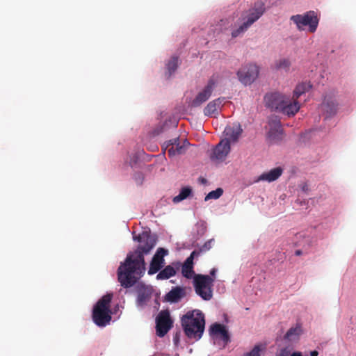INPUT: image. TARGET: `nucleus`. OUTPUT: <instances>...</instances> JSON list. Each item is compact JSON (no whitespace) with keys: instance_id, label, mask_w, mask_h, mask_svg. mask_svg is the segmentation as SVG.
Instances as JSON below:
<instances>
[{"instance_id":"393cba45","label":"nucleus","mask_w":356,"mask_h":356,"mask_svg":"<svg viewBox=\"0 0 356 356\" xmlns=\"http://www.w3.org/2000/svg\"><path fill=\"white\" fill-rule=\"evenodd\" d=\"M167 70L168 72V76H170L174 73L178 67V58L172 57L167 63Z\"/></svg>"},{"instance_id":"f8f14e48","label":"nucleus","mask_w":356,"mask_h":356,"mask_svg":"<svg viewBox=\"0 0 356 356\" xmlns=\"http://www.w3.org/2000/svg\"><path fill=\"white\" fill-rule=\"evenodd\" d=\"M211 337L215 339L221 340L224 345L227 344L230 341L229 334L226 327L220 323L213 324L209 329Z\"/></svg>"},{"instance_id":"a19ab883","label":"nucleus","mask_w":356,"mask_h":356,"mask_svg":"<svg viewBox=\"0 0 356 356\" xmlns=\"http://www.w3.org/2000/svg\"><path fill=\"white\" fill-rule=\"evenodd\" d=\"M176 339H178V337H176V338L175 337V338H174V340H175V341Z\"/></svg>"},{"instance_id":"7ed1b4c3","label":"nucleus","mask_w":356,"mask_h":356,"mask_svg":"<svg viewBox=\"0 0 356 356\" xmlns=\"http://www.w3.org/2000/svg\"><path fill=\"white\" fill-rule=\"evenodd\" d=\"M185 334L190 339L199 340L204 332L205 320L200 310L189 311L181 318Z\"/></svg>"},{"instance_id":"79ce46f5","label":"nucleus","mask_w":356,"mask_h":356,"mask_svg":"<svg viewBox=\"0 0 356 356\" xmlns=\"http://www.w3.org/2000/svg\"><path fill=\"white\" fill-rule=\"evenodd\" d=\"M176 339H178V337H176V338L175 337V338H174V340H175V341Z\"/></svg>"},{"instance_id":"9b49d317","label":"nucleus","mask_w":356,"mask_h":356,"mask_svg":"<svg viewBox=\"0 0 356 356\" xmlns=\"http://www.w3.org/2000/svg\"><path fill=\"white\" fill-rule=\"evenodd\" d=\"M188 145L189 143L187 140H184L183 143L181 144L179 138L169 140L164 144L165 149L168 151L169 157L184 154Z\"/></svg>"},{"instance_id":"c85d7f7f","label":"nucleus","mask_w":356,"mask_h":356,"mask_svg":"<svg viewBox=\"0 0 356 356\" xmlns=\"http://www.w3.org/2000/svg\"><path fill=\"white\" fill-rule=\"evenodd\" d=\"M291 65V63L289 60L286 58H282L279 60H277L275 63V67L278 70H288L289 69V67Z\"/></svg>"},{"instance_id":"aec40b11","label":"nucleus","mask_w":356,"mask_h":356,"mask_svg":"<svg viewBox=\"0 0 356 356\" xmlns=\"http://www.w3.org/2000/svg\"><path fill=\"white\" fill-rule=\"evenodd\" d=\"M321 106L323 110L325 112L327 118L331 117L337 113V104L332 99L325 98Z\"/></svg>"},{"instance_id":"39448f33","label":"nucleus","mask_w":356,"mask_h":356,"mask_svg":"<svg viewBox=\"0 0 356 356\" xmlns=\"http://www.w3.org/2000/svg\"><path fill=\"white\" fill-rule=\"evenodd\" d=\"M112 294L104 296L96 304L92 311V320L99 327H105L111 321V312L109 309Z\"/></svg>"},{"instance_id":"f03ea898","label":"nucleus","mask_w":356,"mask_h":356,"mask_svg":"<svg viewBox=\"0 0 356 356\" xmlns=\"http://www.w3.org/2000/svg\"><path fill=\"white\" fill-rule=\"evenodd\" d=\"M264 100L266 107L288 116H293L300 108L298 101L292 102L289 96L277 92L266 94Z\"/></svg>"},{"instance_id":"4be33fe9","label":"nucleus","mask_w":356,"mask_h":356,"mask_svg":"<svg viewBox=\"0 0 356 356\" xmlns=\"http://www.w3.org/2000/svg\"><path fill=\"white\" fill-rule=\"evenodd\" d=\"M302 333V328L300 325H296L294 327H291L284 335V339L289 341H295L298 339Z\"/></svg>"},{"instance_id":"ea45409f","label":"nucleus","mask_w":356,"mask_h":356,"mask_svg":"<svg viewBox=\"0 0 356 356\" xmlns=\"http://www.w3.org/2000/svg\"><path fill=\"white\" fill-rule=\"evenodd\" d=\"M302 190L303 191H307V186L306 185H305L303 187H302Z\"/></svg>"},{"instance_id":"20e7f679","label":"nucleus","mask_w":356,"mask_h":356,"mask_svg":"<svg viewBox=\"0 0 356 356\" xmlns=\"http://www.w3.org/2000/svg\"><path fill=\"white\" fill-rule=\"evenodd\" d=\"M265 12V5L262 1H257L248 10L243 12L239 18L241 24L232 31V37L236 38L243 34L249 27L257 21Z\"/></svg>"},{"instance_id":"f704fd0d","label":"nucleus","mask_w":356,"mask_h":356,"mask_svg":"<svg viewBox=\"0 0 356 356\" xmlns=\"http://www.w3.org/2000/svg\"><path fill=\"white\" fill-rule=\"evenodd\" d=\"M216 268H212L210 271V277L213 278L214 279V277L216 275Z\"/></svg>"},{"instance_id":"cd10ccee","label":"nucleus","mask_w":356,"mask_h":356,"mask_svg":"<svg viewBox=\"0 0 356 356\" xmlns=\"http://www.w3.org/2000/svg\"><path fill=\"white\" fill-rule=\"evenodd\" d=\"M181 273L184 277L190 279L195 274L193 266L183 264L181 267Z\"/></svg>"},{"instance_id":"7c9ffc66","label":"nucleus","mask_w":356,"mask_h":356,"mask_svg":"<svg viewBox=\"0 0 356 356\" xmlns=\"http://www.w3.org/2000/svg\"><path fill=\"white\" fill-rule=\"evenodd\" d=\"M198 256H200L198 252L195 250H193L183 264L193 266V259L195 257H197Z\"/></svg>"},{"instance_id":"4c0bfd02","label":"nucleus","mask_w":356,"mask_h":356,"mask_svg":"<svg viewBox=\"0 0 356 356\" xmlns=\"http://www.w3.org/2000/svg\"><path fill=\"white\" fill-rule=\"evenodd\" d=\"M292 356H302L300 352H294L292 353Z\"/></svg>"},{"instance_id":"473e14b6","label":"nucleus","mask_w":356,"mask_h":356,"mask_svg":"<svg viewBox=\"0 0 356 356\" xmlns=\"http://www.w3.org/2000/svg\"><path fill=\"white\" fill-rule=\"evenodd\" d=\"M134 179L138 185H141L144 181V175L142 172H136Z\"/></svg>"},{"instance_id":"58836bf2","label":"nucleus","mask_w":356,"mask_h":356,"mask_svg":"<svg viewBox=\"0 0 356 356\" xmlns=\"http://www.w3.org/2000/svg\"><path fill=\"white\" fill-rule=\"evenodd\" d=\"M200 180L202 184H205L207 182V180L204 178L200 177Z\"/></svg>"},{"instance_id":"c756f323","label":"nucleus","mask_w":356,"mask_h":356,"mask_svg":"<svg viewBox=\"0 0 356 356\" xmlns=\"http://www.w3.org/2000/svg\"><path fill=\"white\" fill-rule=\"evenodd\" d=\"M213 242L214 240L213 238L209 239V241H206L204 245H202L198 250H195L198 252L199 255H200L202 253L209 251L212 248Z\"/></svg>"},{"instance_id":"5701e85b","label":"nucleus","mask_w":356,"mask_h":356,"mask_svg":"<svg viewBox=\"0 0 356 356\" xmlns=\"http://www.w3.org/2000/svg\"><path fill=\"white\" fill-rule=\"evenodd\" d=\"M176 270L175 269L170 265L165 267L162 270H161L156 275L157 280H167L170 277L175 275Z\"/></svg>"},{"instance_id":"dca6fc26","label":"nucleus","mask_w":356,"mask_h":356,"mask_svg":"<svg viewBox=\"0 0 356 356\" xmlns=\"http://www.w3.org/2000/svg\"><path fill=\"white\" fill-rule=\"evenodd\" d=\"M270 130L268 131V137L274 140L277 141L282 138L283 129L281 122L276 117L269 120Z\"/></svg>"},{"instance_id":"0eeeda50","label":"nucleus","mask_w":356,"mask_h":356,"mask_svg":"<svg viewBox=\"0 0 356 356\" xmlns=\"http://www.w3.org/2000/svg\"><path fill=\"white\" fill-rule=\"evenodd\" d=\"M290 19L296 24L299 31L303 30V26H309V32L314 33L318 24V17L314 11L307 12L304 15H292Z\"/></svg>"},{"instance_id":"a878e982","label":"nucleus","mask_w":356,"mask_h":356,"mask_svg":"<svg viewBox=\"0 0 356 356\" xmlns=\"http://www.w3.org/2000/svg\"><path fill=\"white\" fill-rule=\"evenodd\" d=\"M223 194V190L222 188H218L214 191L209 192L205 197L204 200L208 201L209 200H217L220 198Z\"/></svg>"},{"instance_id":"72a5a7b5","label":"nucleus","mask_w":356,"mask_h":356,"mask_svg":"<svg viewBox=\"0 0 356 356\" xmlns=\"http://www.w3.org/2000/svg\"><path fill=\"white\" fill-rule=\"evenodd\" d=\"M276 356H292L290 350L287 348L281 349L280 352Z\"/></svg>"},{"instance_id":"4468645a","label":"nucleus","mask_w":356,"mask_h":356,"mask_svg":"<svg viewBox=\"0 0 356 356\" xmlns=\"http://www.w3.org/2000/svg\"><path fill=\"white\" fill-rule=\"evenodd\" d=\"M231 150L230 144L227 140H221L213 149L210 158L212 161H224Z\"/></svg>"},{"instance_id":"412c9836","label":"nucleus","mask_w":356,"mask_h":356,"mask_svg":"<svg viewBox=\"0 0 356 356\" xmlns=\"http://www.w3.org/2000/svg\"><path fill=\"white\" fill-rule=\"evenodd\" d=\"M311 88V85L309 83H302L296 86L292 97V102L298 101V99L300 95L308 91Z\"/></svg>"},{"instance_id":"1a4fd4ad","label":"nucleus","mask_w":356,"mask_h":356,"mask_svg":"<svg viewBox=\"0 0 356 356\" xmlns=\"http://www.w3.org/2000/svg\"><path fill=\"white\" fill-rule=\"evenodd\" d=\"M259 67L254 64L243 66L237 72L239 81L245 84H251L259 75Z\"/></svg>"},{"instance_id":"ddd939ff","label":"nucleus","mask_w":356,"mask_h":356,"mask_svg":"<svg viewBox=\"0 0 356 356\" xmlns=\"http://www.w3.org/2000/svg\"><path fill=\"white\" fill-rule=\"evenodd\" d=\"M243 132V129L239 123L236 122L227 125L223 131L224 138L222 140H227L230 144L231 143H236L238 141L240 136Z\"/></svg>"},{"instance_id":"a211bd4d","label":"nucleus","mask_w":356,"mask_h":356,"mask_svg":"<svg viewBox=\"0 0 356 356\" xmlns=\"http://www.w3.org/2000/svg\"><path fill=\"white\" fill-rule=\"evenodd\" d=\"M225 98L220 97L210 102L204 108V114L206 116H216L218 115V111L222 106Z\"/></svg>"},{"instance_id":"f3484780","label":"nucleus","mask_w":356,"mask_h":356,"mask_svg":"<svg viewBox=\"0 0 356 356\" xmlns=\"http://www.w3.org/2000/svg\"><path fill=\"white\" fill-rule=\"evenodd\" d=\"M283 170L280 167H277L273 169H271L268 172H265L260 175L257 179L254 181L255 182L259 181H268L272 182L277 180L282 174Z\"/></svg>"},{"instance_id":"6ab92c4d","label":"nucleus","mask_w":356,"mask_h":356,"mask_svg":"<svg viewBox=\"0 0 356 356\" xmlns=\"http://www.w3.org/2000/svg\"><path fill=\"white\" fill-rule=\"evenodd\" d=\"M186 296L185 289L181 286L173 287L165 296V300L171 303L179 302Z\"/></svg>"},{"instance_id":"6e6552de","label":"nucleus","mask_w":356,"mask_h":356,"mask_svg":"<svg viewBox=\"0 0 356 356\" xmlns=\"http://www.w3.org/2000/svg\"><path fill=\"white\" fill-rule=\"evenodd\" d=\"M172 323L170 312L168 310L161 311L156 318V334L160 337H164L172 327Z\"/></svg>"},{"instance_id":"2f4dec72","label":"nucleus","mask_w":356,"mask_h":356,"mask_svg":"<svg viewBox=\"0 0 356 356\" xmlns=\"http://www.w3.org/2000/svg\"><path fill=\"white\" fill-rule=\"evenodd\" d=\"M260 352H261L260 346L256 345L251 351L245 353L243 356H261Z\"/></svg>"},{"instance_id":"c9c22d12","label":"nucleus","mask_w":356,"mask_h":356,"mask_svg":"<svg viewBox=\"0 0 356 356\" xmlns=\"http://www.w3.org/2000/svg\"><path fill=\"white\" fill-rule=\"evenodd\" d=\"M318 353L316 350L312 351L310 353V356H318Z\"/></svg>"},{"instance_id":"e433bc0d","label":"nucleus","mask_w":356,"mask_h":356,"mask_svg":"<svg viewBox=\"0 0 356 356\" xmlns=\"http://www.w3.org/2000/svg\"><path fill=\"white\" fill-rule=\"evenodd\" d=\"M302 254V250H297L295 252V254H296V256H300V255H301Z\"/></svg>"},{"instance_id":"423d86ee","label":"nucleus","mask_w":356,"mask_h":356,"mask_svg":"<svg viewBox=\"0 0 356 356\" xmlns=\"http://www.w3.org/2000/svg\"><path fill=\"white\" fill-rule=\"evenodd\" d=\"M213 282L214 279L210 275L197 274L193 277L195 291L204 300H210L212 298Z\"/></svg>"},{"instance_id":"2eb2a0df","label":"nucleus","mask_w":356,"mask_h":356,"mask_svg":"<svg viewBox=\"0 0 356 356\" xmlns=\"http://www.w3.org/2000/svg\"><path fill=\"white\" fill-rule=\"evenodd\" d=\"M168 252V250L163 248H158L150 263L148 274H155L162 268L164 263L163 257Z\"/></svg>"},{"instance_id":"bb28decb","label":"nucleus","mask_w":356,"mask_h":356,"mask_svg":"<svg viewBox=\"0 0 356 356\" xmlns=\"http://www.w3.org/2000/svg\"><path fill=\"white\" fill-rule=\"evenodd\" d=\"M149 298V296L145 291H139L136 300L138 306L145 305Z\"/></svg>"},{"instance_id":"9d476101","label":"nucleus","mask_w":356,"mask_h":356,"mask_svg":"<svg viewBox=\"0 0 356 356\" xmlns=\"http://www.w3.org/2000/svg\"><path fill=\"white\" fill-rule=\"evenodd\" d=\"M216 84V79L211 76L204 88L200 91L195 99L192 101L191 105L193 107H198L207 102L211 97Z\"/></svg>"},{"instance_id":"f257e3e1","label":"nucleus","mask_w":356,"mask_h":356,"mask_svg":"<svg viewBox=\"0 0 356 356\" xmlns=\"http://www.w3.org/2000/svg\"><path fill=\"white\" fill-rule=\"evenodd\" d=\"M134 239L140 244L136 250L127 256L118 269V280L124 288L133 286L145 271L144 254H148L156 245L157 236L150 232H143Z\"/></svg>"},{"instance_id":"b1692460","label":"nucleus","mask_w":356,"mask_h":356,"mask_svg":"<svg viewBox=\"0 0 356 356\" xmlns=\"http://www.w3.org/2000/svg\"><path fill=\"white\" fill-rule=\"evenodd\" d=\"M191 194H192V189L191 187H189V186L184 187L181 189L179 194L173 197L172 201L174 203H178V202L186 199Z\"/></svg>"}]
</instances>
